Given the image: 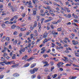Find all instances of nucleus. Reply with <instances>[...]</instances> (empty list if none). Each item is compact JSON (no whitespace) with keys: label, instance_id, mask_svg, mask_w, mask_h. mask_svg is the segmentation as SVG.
<instances>
[{"label":"nucleus","instance_id":"f257e3e1","mask_svg":"<svg viewBox=\"0 0 79 79\" xmlns=\"http://www.w3.org/2000/svg\"><path fill=\"white\" fill-rule=\"evenodd\" d=\"M23 3H24V5L25 6H27H27L28 8H33V6H32V4L31 1H30L29 2L28 1L26 2L24 0L23 1Z\"/></svg>","mask_w":79,"mask_h":79},{"label":"nucleus","instance_id":"f03ea898","mask_svg":"<svg viewBox=\"0 0 79 79\" xmlns=\"http://www.w3.org/2000/svg\"><path fill=\"white\" fill-rule=\"evenodd\" d=\"M13 61H6L4 62H2L0 63V64H1L2 66H5V64H6V65H11L13 63Z\"/></svg>","mask_w":79,"mask_h":79},{"label":"nucleus","instance_id":"7ed1b4c3","mask_svg":"<svg viewBox=\"0 0 79 79\" xmlns=\"http://www.w3.org/2000/svg\"><path fill=\"white\" fill-rule=\"evenodd\" d=\"M52 34L53 35L54 37H56V35L58 34V32H56V31L55 30H53L52 31Z\"/></svg>","mask_w":79,"mask_h":79},{"label":"nucleus","instance_id":"20e7f679","mask_svg":"<svg viewBox=\"0 0 79 79\" xmlns=\"http://www.w3.org/2000/svg\"><path fill=\"white\" fill-rule=\"evenodd\" d=\"M6 50H7V48H6V47H5L4 48V49H2L1 51L2 52L4 53V56H5V55H6V54L5 53H6Z\"/></svg>","mask_w":79,"mask_h":79},{"label":"nucleus","instance_id":"39448f33","mask_svg":"<svg viewBox=\"0 0 79 79\" xmlns=\"http://www.w3.org/2000/svg\"><path fill=\"white\" fill-rule=\"evenodd\" d=\"M63 64H64V63L63 62H59L57 64V65L58 66V68H60V66Z\"/></svg>","mask_w":79,"mask_h":79},{"label":"nucleus","instance_id":"423d86ee","mask_svg":"<svg viewBox=\"0 0 79 79\" xmlns=\"http://www.w3.org/2000/svg\"><path fill=\"white\" fill-rule=\"evenodd\" d=\"M20 49L21 50L19 51V52L20 54H22V52H25V48H24L23 49L21 48Z\"/></svg>","mask_w":79,"mask_h":79},{"label":"nucleus","instance_id":"0eeeda50","mask_svg":"<svg viewBox=\"0 0 79 79\" xmlns=\"http://www.w3.org/2000/svg\"><path fill=\"white\" fill-rule=\"evenodd\" d=\"M44 64H45L44 65L43 67H45V66H49V64H48V62L47 61L44 62L43 63Z\"/></svg>","mask_w":79,"mask_h":79},{"label":"nucleus","instance_id":"6e6552de","mask_svg":"<svg viewBox=\"0 0 79 79\" xmlns=\"http://www.w3.org/2000/svg\"><path fill=\"white\" fill-rule=\"evenodd\" d=\"M13 76L15 77H18L19 76V74L18 73H14L13 74Z\"/></svg>","mask_w":79,"mask_h":79},{"label":"nucleus","instance_id":"1a4fd4ad","mask_svg":"<svg viewBox=\"0 0 79 79\" xmlns=\"http://www.w3.org/2000/svg\"><path fill=\"white\" fill-rule=\"evenodd\" d=\"M44 48H45V47H44L42 48L41 50H43V51H42L41 52V53H42V54L44 53H45V51H46V50H45V49H44Z\"/></svg>","mask_w":79,"mask_h":79},{"label":"nucleus","instance_id":"9d476101","mask_svg":"<svg viewBox=\"0 0 79 79\" xmlns=\"http://www.w3.org/2000/svg\"><path fill=\"white\" fill-rule=\"evenodd\" d=\"M45 32L43 34V38H46V37H47V36H48V33Z\"/></svg>","mask_w":79,"mask_h":79},{"label":"nucleus","instance_id":"9b49d317","mask_svg":"<svg viewBox=\"0 0 79 79\" xmlns=\"http://www.w3.org/2000/svg\"><path fill=\"white\" fill-rule=\"evenodd\" d=\"M32 2L34 5H35L36 3H39V1L38 0H33Z\"/></svg>","mask_w":79,"mask_h":79},{"label":"nucleus","instance_id":"f8f14e48","mask_svg":"<svg viewBox=\"0 0 79 79\" xmlns=\"http://www.w3.org/2000/svg\"><path fill=\"white\" fill-rule=\"evenodd\" d=\"M72 42L73 43V45H76L77 44H78V41H75L74 40H72Z\"/></svg>","mask_w":79,"mask_h":79},{"label":"nucleus","instance_id":"ddd939ff","mask_svg":"<svg viewBox=\"0 0 79 79\" xmlns=\"http://www.w3.org/2000/svg\"><path fill=\"white\" fill-rule=\"evenodd\" d=\"M27 58H28V56L27 55H25V56L22 57V59L26 60H27Z\"/></svg>","mask_w":79,"mask_h":79},{"label":"nucleus","instance_id":"4468645a","mask_svg":"<svg viewBox=\"0 0 79 79\" xmlns=\"http://www.w3.org/2000/svg\"><path fill=\"white\" fill-rule=\"evenodd\" d=\"M59 19L57 21V23H60L61 21V20H62V18L61 17L59 16Z\"/></svg>","mask_w":79,"mask_h":79},{"label":"nucleus","instance_id":"2eb2a0df","mask_svg":"<svg viewBox=\"0 0 79 79\" xmlns=\"http://www.w3.org/2000/svg\"><path fill=\"white\" fill-rule=\"evenodd\" d=\"M72 17H73L74 18H78V16H77V15H75L74 13H73L72 14Z\"/></svg>","mask_w":79,"mask_h":79},{"label":"nucleus","instance_id":"dca6fc26","mask_svg":"<svg viewBox=\"0 0 79 79\" xmlns=\"http://www.w3.org/2000/svg\"><path fill=\"white\" fill-rule=\"evenodd\" d=\"M37 26V21H35L34 22V25H33V27H36Z\"/></svg>","mask_w":79,"mask_h":79},{"label":"nucleus","instance_id":"f3484780","mask_svg":"<svg viewBox=\"0 0 79 79\" xmlns=\"http://www.w3.org/2000/svg\"><path fill=\"white\" fill-rule=\"evenodd\" d=\"M30 72L31 74H34V73H35V72H34V69H31L30 70Z\"/></svg>","mask_w":79,"mask_h":79},{"label":"nucleus","instance_id":"a211bd4d","mask_svg":"<svg viewBox=\"0 0 79 79\" xmlns=\"http://www.w3.org/2000/svg\"><path fill=\"white\" fill-rule=\"evenodd\" d=\"M36 65V64L34 63L32 64L31 66V68H33L34 67H35Z\"/></svg>","mask_w":79,"mask_h":79},{"label":"nucleus","instance_id":"6ab92c4d","mask_svg":"<svg viewBox=\"0 0 79 79\" xmlns=\"http://www.w3.org/2000/svg\"><path fill=\"white\" fill-rule=\"evenodd\" d=\"M34 57L33 56H32L30 58L28 59L27 61H31V60H32L34 59Z\"/></svg>","mask_w":79,"mask_h":79},{"label":"nucleus","instance_id":"aec40b11","mask_svg":"<svg viewBox=\"0 0 79 79\" xmlns=\"http://www.w3.org/2000/svg\"><path fill=\"white\" fill-rule=\"evenodd\" d=\"M36 11L35 10H33V13L32 14L33 16H35V15L37 14Z\"/></svg>","mask_w":79,"mask_h":79},{"label":"nucleus","instance_id":"412c9836","mask_svg":"<svg viewBox=\"0 0 79 79\" xmlns=\"http://www.w3.org/2000/svg\"><path fill=\"white\" fill-rule=\"evenodd\" d=\"M41 24H40V23H38V27H39V30H38L39 32H40L39 31H40V29H41Z\"/></svg>","mask_w":79,"mask_h":79},{"label":"nucleus","instance_id":"4be33fe9","mask_svg":"<svg viewBox=\"0 0 79 79\" xmlns=\"http://www.w3.org/2000/svg\"><path fill=\"white\" fill-rule=\"evenodd\" d=\"M49 13H50L51 15H52L53 16H55V15L54 14H53V13H53V10H49Z\"/></svg>","mask_w":79,"mask_h":79},{"label":"nucleus","instance_id":"5701e85b","mask_svg":"<svg viewBox=\"0 0 79 79\" xmlns=\"http://www.w3.org/2000/svg\"><path fill=\"white\" fill-rule=\"evenodd\" d=\"M29 65H30L29 63H27L24 65L23 67L24 68H26V67H28Z\"/></svg>","mask_w":79,"mask_h":79},{"label":"nucleus","instance_id":"b1692460","mask_svg":"<svg viewBox=\"0 0 79 79\" xmlns=\"http://www.w3.org/2000/svg\"><path fill=\"white\" fill-rule=\"evenodd\" d=\"M15 27H16V24H14L11 27V28L12 29H15Z\"/></svg>","mask_w":79,"mask_h":79},{"label":"nucleus","instance_id":"393cba45","mask_svg":"<svg viewBox=\"0 0 79 79\" xmlns=\"http://www.w3.org/2000/svg\"><path fill=\"white\" fill-rule=\"evenodd\" d=\"M20 31H26V28H21L20 27Z\"/></svg>","mask_w":79,"mask_h":79},{"label":"nucleus","instance_id":"a878e982","mask_svg":"<svg viewBox=\"0 0 79 79\" xmlns=\"http://www.w3.org/2000/svg\"><path fill=\"white\" fill-rule=\"evenodd\" d=\"M33 69L34 70V71L35 72H37V71H38V70H39V68H34Z\"/></svg>","mask_w":79,"mask_h":79},{"label":"nucleus","instance_id":"bb28decb","mask_svg":"<svg viewBox=\"0 0 79 79\" xmlns=\"http://www.w3.org/2000/svg\"><path fill=\"white\" fill-rule=\"evenodd\" d=\"M11 9H12V11H13V12H14L15 11H16V8H13V6L11 7Z\"/></svg>","mask_w":79,"mask_h":79},{"label":"nucleus","instance_id":"cd10ccee","mask_svg":"<svg viewBox=\"0 0 79 79\" xmlns=\"http://www.w3.org/2000/svg\"><path fill=\"white\" fill-rule=\"evenodd\" d=\"M52 19H48V20H46L45 21L44 23H48V22H49V21H50L52 20Z\"/></svg>","mask_w":79,"mask_h":79},{"label":"nucleus","instance_id":"c85d7f7f","mask_svg":"<svg viewBox=\"0 0 79 79\" xmlns=\"http://www.w3.org/2000/svg\"><path fill=\"white\" fill-rule=\"evenodd\" d=\"M1 61H6V59H5L3 57H2L1 58Z\"/></svg>","mask_w":79,"mask_h":79},{"label":"nucleus","instance_id":"c756f323","mask_svg":"<svg viewBox=\"0 0 79 79\" xmlns=\"http://www.w3.org/2000/svg\"><path fill=\"white\" fill-rule=\"evenodd\" d=\"M36 19L37 21H39L40 20V16L37 15L36 16Z\"/></svg>","mask_w":79,"mask_h":79},{"label":"nucleus","instance_id":"7c9ffc66","mask_svg":"<svg viewBox=\"0 0 79 79\" xmlns=\"http://www.w3.org/2000/svg\"><path fill=\"white\" fill-rule=\"evenodd\" d=\"M28 53H31V52H32V48H29L28 50Z\"/></svg>","mask_w":79,"mask_h":79},{"label":"nucleus","instance_id":"2f4dec72","mask_svg":"<svg viewBox=\"0 0 79 79\" xmlns=\"http://www.w3.org/2000/svg\"><path fill=\"white\" fill-rule=\"evenodd\" d=\"M48 41V39H45L43 42V44H45L46 42H47Z\"/></svg>","mask_w":79,"mask_h":79},{"label":"nucleus","instance_id":"473e14b6","mask_svg":"<svg viewBox=\"0 0 79 79\" xmlns=\"http://www.w3.org/2000/svg\"><path fill=\"white\" fill-rule=\"evenodd\" d=\"M43 2L45 4V5H49V3H48L47 2V1H43Z\"/></svg>","mask_w":79,"mask_h":79},{"label":"nucleus","instance_id":"72a5a7b5","mask_svg":"<svg viewBox=\"0 0 79 79\" xmlns=\"http://www.w3.org/2000/svg\"><path fill=\"white\" fill-rule=\"evenodd\" d=\"M35 77H36L35 75L33 74L31 76V78H32V79H34L35 78Z\"/></svg>","mask_w":79,"mask_h":79},{"label":"nucleus","instance_id":"f704fd0d","mask_svg":"<svg viewBox=\"0 0 79 79\" xmlns=\"http://www.w3.org/2000/svg\"><path fill=\"white\" fill-rule=\"evenodd\" d=\"M77 77L76 76L75 77H72L71 78V77H69V79H75Z\"/></svg>","mask_w":79,"mask_h":79},{"label":"nucleus","instance_id":"c9c22d12","mask_svg":"<svg viewBox=\"0 0 79 79\" xmlns=\"http://www.w3.org/2000/svg\"><path fill=\"white\" fill-rule=\"evenodd\" d=\"M53 60L55 61H59L58 59H56V58H54Z\"/></svg>","mask_w":79,"mask_h":79},{"label":"nucleus","instance_id":"e433bc0d","mask_svg":"<svg viewBox=\"0 0 79 79\" xmlns=\"http://www.w3.org/2000/svg\"><path fill=\"white\" fill-rule=\"evenodd\" d=\"M48 57V56L47 55V54H44L43 55V57L44 58H46V57Z\"/></svg>","mask_w":79,"mask_h":79},{"label":"nucleus","instance_id":"4c0bfd02","mask_svg":"<svg viewBox=\"0 0 79 79\" xmlns=\"http://www.w3.org/2000/svg\"><path fill=\"white\" fill-rule=\"evenodd\" d=\"M62 30V29L60 28H58L57 29V31L58 32H60V31H61Z\"/></svg>","mask_w":79,"mask_h":79},{"label":"nucleus","instance_id":"58836bf2","mask_svg":"<svg viewBox=\"0 0 79 79\" xmlns=\"http://www.w3.org/2000/svg\"><path fill=\"white\" fill-rule=\"evenodd\" d=\"M13 56L12 57V59H13V60H14V59H16V55L15 54H14Z\"/></svg>","mask_w":79,"mask_h":79},{"label":"nucleus","instance_id":"ea45409f","mask_svg":"<svg viewBox=\"0 0 79 79\" xmlns=\"http://www.w3.org/2000/svg\"><path fill=\"white\" fill-rule=\"evenodd\" d=\"M75 56H77V57H79V54L78 53H75Z\"/></svg>","mask_w":79,"mask_h":79},{"label":"nucleus","instance_id":"a19ab883","mask_svg":"<svg viewBox=\"0 0 79 79\" xmlns=\"http://www.w3.org/2000/svg\"><path fill=\"white\" fill-rule=\"evenodd\" d=\"M5 26L6 25L5 24H2L1 25V26H2V28H5Z\"/></svg>","mask_w":79,"mask_h":79},{"label":"nucleus","instance_id":"79ce46f5","mask_svg":"<svg viewBox=\"0 0 79 79\" xmlns=\"http://www.w3.org/2000/svg\"><path fill=\"white\" fill-rule=\"evenodd\" d=\"M55 69V67L53 66H52V67H51V71H53V69Z\"/></svg>","mask_w":79,"mask_h":79},{"label":"nucleus","instance_id":"37998d69","mask_svg":"<svg viewBox=\"0 0 79 79\" xmlns=\"http://www.w3.org/2000/svg\"><path fill=\"white\" fill-rule=\"evenodd\" d=\"M27 40H28V43H31V40H30V38L29 37L27 39Z\"/></svg>","mask_w":79,"mask_h":79},{"label":"nucleus","instance_id":"c03bdc74","mask_svg":"<svg viewBox=\"0 0 79 79\" xmlns=\"http://www.w3.org/2000/svg\"><path fill=\"white\" fill-rule=\"evenodd\" d=\"M13 44L14 45H16L17 44V41L16 40L14 41L13 43Z\"/></svg>","mask_w":79,"mask_h":79},{"label":"nucleus","instance_id":"a18cd8bd","mask_svg":"<svg viewBox=\"0 0 79 79\" xmlns=\"http://www.w3.org/2000/svg\"><path fill=\"white\" fill-rule=\"evenodd\" d=\"M6 40H7V41H9L10 40V38L9 37H7L6 38Z\"/></svg>","mask_w":79,"mask_h":79},{"label":"nucleus","instance_id":"49530a36","mask_svg":"<svg viewBox=\"0 0 79 79\" xmlns=\"http://www.w3.org/2000/svg\"><path fill=\"white\" fill-rule=\"evenodd\" d=\"M3 77H4V75H0V79H3Z\"/></svg>","mask_w":79,"mask_h":79},{"label":"nucleus","instance_id":"de8ad7c7","mask_svg":"<svg viewBox=\"0 0 79 79\" xmlns=\"http://www.w3.org/2000/svg\"><path fill=\"white\" fill-rule=\"evenodd\" d=\"M5 24H10V22H9V21H7L5 22Z\"/></svg>","mask_w":79,"mask_h":79},{"label":"nucleus","instance_id":"09e8293b","mask_svg":"<svg viewBox=\"0 0 79 79\" xmlns=\"http://www.w3.org/2000/svg\"><path fill=\"white\" fill-rule=\"evenodd\" d=\"M56 44L58 45V46H61V44L60 43H58V42H56Z\"/></svg>","mask_w":79,"mask_h":79},{"label":"nucleus","instance_id":"8fccbe9b","mask_svg":"<svg viewBox=\"0 0 79 79\" xmlns=\"http://www.w3.org/2000/svg\"><path fill=\"white\" fill-rule=\"evenodd\" d=\"M45 19H44V18H42L41 20V24H42L44 22V20Z\"/></svg>","mask_w":79,"mask_h":79},{"label":"nucleus","instance_id":"3c124183","mask_svg":"<svg viewBox=\"0 0 79 79\" xmlns=\"http://www.w3.org/2000/svg\"><path fill=\"white\" fill-rule=\"evenodd\" d=\"M13 18H14V19H18V17L16 16H14V17H13Z\"/></svg>","mask_w":79,"mask_h":79},{"label":"nucleus","instance_id":"603ef678","mask_svg":"<svg viewBox=\"0 0 79 79\" xmlns=\"http://www.w3.org/2000/svg\"><path fill=\"white\" fill-rule=\"evenodd\" d=\"M15 28L17 29H20L21 27H19V26L15 25Z\"/></svg>","mask_w":79,"mask_h":79},{"label":"nucleus","instance_id":"864d4df0","mask_svg":"<svg viewBox=\"0 0 79 79\" xmlns=\"http://www.w3.org/2000/svg\"><path fill=\"white\" fill-rule=\"evenodd\" d=\"M66 66H71V64H67L65 65Z\"/></svg>","mask_w":79,"mask_h":79},{"label":"nucleus","instance_id":"5fc2aeb1","mask_svg":"<svg viewBox=\"0 0 79 79\" xmlns=\"http://www.w3.org/2000/svg\"><path fill=\"white\" fill-rule=\"evenodd\" d=\"M66 49L67 50H72V49H71V48L70 47H69L68 48H66Z\"/></svg>","mask_w":79,"mask_h":79},{"label":"nucleus","instance_id":"6e6d98bb","mask_svg":"<svg viewBox=\"0 0 79 79\" xmlns=\"http://www.w3.org/2000/svg\"><path fill=\"white\" fill-rule=\"evenodd\" d=\"M52 23L53 24H58V23L57 22H55V21L52 22Z\"/></svg>","mask_w":79,"mask_h":79},{"label":"nucleus","instance_id":"4d7b16f0","mask_svg":"<svg viewBox=\"0 0 79 79\" xmlns=\"http://www.w3.org/2000/svg\"><path fill=\"white\" fill-rule=\"evenodd\" d=\"M60 48H61V49H63V47L61 46H59V48H57V49H60Z\"/></svg>","mask_w":79,"mask_h":79},{"label":"nucleus","instance_id":"13d9d810","mask_svg":"<svg viewBox=\"0 0 79 79\" xmlns=\"http://www.w3.org/2000/svg\"><path fill=\"white\" fill-rule=\"evenodd\" d=\"M37 78L38 79H40L41 78H42V77H40V75H39L37 77Z\"/></svg>","mask_w":79,"mask_h":79},{"label":"nucleus","instance_id":"bf43d9fd","mask_svg":"<svg viewBox=\"0 0 79 79\" xmlns=\"http://www.w3.org/2000/svg\"><path fill=\"white\" fill-rule=\"evenodd\" d=\"M25 16H26V14L25 13L22 14V17H25Z\"/></svg>","mask_w":79,"mask_h":79},{"label":"nucleus","instance_id":"052dcab7","mask_svg":"<svg viewBox=\"0 0 79 79\" xmlns=\"http://www.w3.org/2000/svg\"><path fill=\"white\" fill-rule=\"evenodd\" d=\"M44 71L45 73H47V72L48 71V69H44Z\"/></svg>","mask_w":79,"mask_h":79},{"label":"nucleus","instance_id":"680f3d73","mask_svg":"<svg viewBox=\"0 0 79 79\" xmlns=\"http://www.w3.org/2000/svg\"><path fill=\"white\" fill-rule=\"evenodd\" d=\"M13 20H14V18L13 17L10 19V22H12Z\"/></svg>","mask_w":79,"mask_h":79},{"label":"nucleus","instance_id":"e2e57ef3","mask_svg":"<svg viewBox=\"0 0 79 79\" xmlns=\"http://www.w3.org/2000/svg\"><path fill=\"white\" fill-rule=\"evenodd\" d=\"M73 32H77V30L75 29H73Z\"/></svg>","mask_w":79,"mask_h":79},{"label":"nucleus","instance_id":"0e129e2a","mask_svg":"<svg viewBox=\"0 0 79 79\" xmlns=\"http://www.w3.org/2000/svg\"><path fill=\"white\" fill-rule=\"evenodd\" d=\"M3 5L2 4H1L0 5V8H3Z\"/></svg>","mask_w":79,"mask_h":79},{"label":"nucleus","instance_id":"69168bd1","mask_svg":"<svg viewBox=\"0 0 79 79\" xmlns=\"http://www.w3.org/2000/svg\"><path fill=\"white\" fill-rule=\"evenodd\" d=\"M73 21H74V22H75V23H78V20L76 19H74L73 20Z\"/></svg>","mask_w":79,"mask_h":79},{"label":"nucleus","instance_id":"338daca9","mask_svg":"<svg viewBox=\"0 0 79 79\" xmlns=\"http://www.w3.org/2000/svg\"><path fill=\"white\" fill-rule=\"evenodd\" d=\"M56 76H57V75L56 74H55L53 77V79H55V78Z\"/></svg>","mask_w":79,"mask_h":79},{"label":"nucleus","instance_id":"774afa93","mask_svg":"<svg viewBox=\"0 0 79 79\" xmlns=\"http://www.w3.org/2000/svg\"><path fill=\"white\" fill-rule=\"evenodd\" d=\"M31 43H29L28 44V46H27V47H31Z\"/></svg>","mask_w":79,"mask_h":79}]
</instances>
